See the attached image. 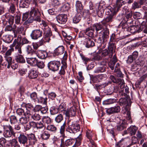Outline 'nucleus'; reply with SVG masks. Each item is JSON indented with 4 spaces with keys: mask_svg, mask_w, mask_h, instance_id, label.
Returning a JSON list of instances; mask_svg holds the SVG:
<instances>
[{
    "mask_svg": "<svg viewBox=\"0 0 147 147\" xmlns=\"http://www.w3.org/2000/svg\"><path fill=\"white\" fill-rule=\"evenodd\" d=\"M66 123L65 122L63 125L61 126L60 129V133L61 134L60 136L61 138V143L60 144L61 147H65V146H68L72 145L75 144L76 141V139H74L70 138L64 141L65 138H66L65 134Z\"/></svg>",
    "mask_w": 147,
    "mask_h": 147,
    "instance_id": "nucleus-1",
    "label": "nucleus"
},
{
    "mask_svg": "<svg viewBox=\"0 0 147 147\" xmlns=\"http://www.w3.org/2000/svg\"><path fill=\"white\" fill-rule=\"evenodd\" d=\"M40 13L38 9H35L34 7H32L29 13V17L27 20V22L31 23L34 21L40 22Z\"/></svg>",
    "mask_w": 147,
    "mask_h": 147,
    "instance_id": "nucleus-2",
    "label": "nucleus"
},
{
    "mask_svg": "<svg viewBox=\"0 0 147 147\" xmlns=\"http://www.w3.org/2000/svg\"><path fill=\"white\" fill-rule=\"evenodd\" d=\"M118 81L119 82V85L120 88V90L119 91L120 95L122 96L126 97L129 93V88L127 87H125L124 82L123 80L119 79Z\"/></svg>",
    "mask_w": 147,
    "mask_h": 147,
    "instance_id": "nucleus-3",
    "label": "nucleus"
},
{
    "mask_svg": "<svg viewBox=\"0 0 147 147\" xmlns=\"http://www.w3.org/2000/svg\"><path fill=\"white\" fill-rule=\"evenodd\" d=\"M14 17L11 15H9V14L6 13L5 15L3 16L1 19L3 21V24L6 26L8 24L13 25Z\"/></svg>",
    "mask_w": 147,
    "mask_h": 147,
    "instance_id": "nucleus-4",
    "label": "nucleus"
},
{
    "mask_svg": "<svg viewBox=\"0 0 147 147\" xmlns=\"http://www.w3.org/2000/svg\"><path fill=\"white\" fill-rule=\"evenodd\" d=\"M80 128L79 124L73 122L71 125H69L66 129V131L71 134H74L79 131Z\"/></svg>",
    "mask_w": 147,
    "mask_h": 147,
    "instance_id": "nucleus-5",
    "label": "nucleus"
},
{
    "mask_svg": "<svg viewBox=\"0 0 147 147\" xmlns=\"http://www.w3.org/2000/svg\"><path fill=\"white\" fill-rule=\"evenodd\" d=\"M60 65V61H50L48 63V67L50 70L55 71L58 70Z\"/></svg>",
    "mask_w": 147,
    "mask_h": 147,
    "instance_id": "nucleus-6",
    "label": "nucleus"
},
{
    "mask_svg": "<svg viewBox=\"0 0 147 147\" xmlns=\"http://www.w3.org/2000/svg\"><path fill=\"white\" fill-rule=\"evenodd\" d=\"M4 131L3 134L6 138L11 136L13 133V129L9 125H3Z\"/></svg>",
    "mask_w": 147,
    "mask_h": 147,
    "instance_id": "nucleus-7",
    "label": "nucleus"
},
{
    "mask_svg": "<svg viewBox=\"0 0 147 147\" xmlns=\"http://www.w3.org/2000/svg\"><path fill=\"white\" fill-rule=\"evenodd\" d=\"M131 123H129V121L124 119L121 120L120 121L117 123L116 129L118 131H121L126 127L127 125L129 123L131 124Z\"/></svg>",
    "mask_w": 147,
    "mask_h": 147,
    "instance_id": "nucleus-8",
    "label": "nucleus"
},
{
    "mask_svg": "<svg viewBox=\"0 0 147 147\" xmlns=\"http://www.w3.org/2000/svg\"><path fill=\"white\" fill-rule=\"evenodd\" d=\"M43 32L42 30L40 29L34 30L32 31L30 36L33 40H37L42 36Z\"/></svg>",
    "mask_w": 147,
    "mask_h": 147,
    "instance_id": "nucleus-9",
    "label": "nucleus"
},
{
    "mask_svg": "<svg viewBox=\"0 0 147 147\" xmlns=\"http://www.w3.org/2000/svg\"><path fill=\"white\" fill-rule=\"evenodd\" d=\"M133 1V0H116L115 9H117V11H118L123 5L126 3L130 4Z\"/></svg>",
    "mask_w": 147,
    "mask_h": 147,
    "instance_id": "nucleus-10",
    "label": "nucleus"
},
{
    "mask_svg": "<svg viewBox=\"0 0 147 147\" xmlns=\"http://www.w3.org/2000/svg\"><path fill=\"white\" fill-rule=\"evenodd\" d=\"M24 32V28L23 26H17L14 24L13 26V33L14 34V37H16L17 34H22Z\"/></svg>",
    "mask_w": 147,
    "mask_h": 147,
    "instance_id": "nucleus-11",
    "label": "nucleus"
},
{
    "mask_svg": "<svg viewBox=\"0 0 147 147\" xmlns=\"http://www.w3.org/2000/svg\"><path fill=\"white\" fill-rule=\"evenodd\" d=\"M121 110L120 107L118 105L111 107L106 110V113L110 115L119 112Z\"/></svg>",
    "mask_w": 147,
    "mask_h": 147,
    "instance_id": "nucleus-12",
    "label": "nucleus"
},
{
    "mask_svg": "<svg viewBox=\"0 0 147 147\" xmlns=\"http://www.w3.org/2000/svg\"><path fill=\"white\" fill-rule=\"evenodd\" d=\"M56 18L58 22L61 24H65L67 20V15L65 14H59Z\"/></svg>",
    "mask_w": 147,
    "mask_h": 147,
    "instance_id": "nucleus-13",
    "label": "nucleus"
},
{
    "mask_svg": "<svg viewBox=\"0 0 147 147\" xmlns=\"http://www.w3.org/2000/svg\"><path fill=\"white\" fill-rule=\"evenodd\" d=\"M83 44L86 48H88L94 46L95 45L94 41L88 37L84 39Z\"/></svg>",
    "mask_w": 147,
    "mask_h": 147,
    "instance_id": "nucleus-14",
    "label": "nucleus"
},
{
    "mask_svg": "<svg viewBox=\"0 0 147 147\" xmlns=\"http://www.w3.org/2000/svg\"><path fill=\"white\" fill-rule=\"evenodd\" d=\"M114 15H108L101 22V24L106 27L107 26V23L112 22L113 21Z\"/></svg>",
    "mask_w": 147,
    "mask_h": 147,
    "instance_id": "nucleus-15",
    "label": "nucleus"
},
{
    "mask_svg": "<svg viewBox=\"0 0 147 147\" xmlns=\"http://www.w3.org/2000/svg\"><path fill=\"white\" fill-rule=\"evenodd\" d=\"M18 140L20 144L24 145L28 143V136H27L23 134H20L18 137Z\"/></svg>",
    "mask_w": 147,
    "mask_h": 147,
    "instance_id": "nucleus-16",
    "label": "nucleus"
},
{
    "mask_svg": "<svg viewBox=\"0 0 147 147\" xmlns=\"http://www.w3.org/2000/svg\"><path fill=\"white\" fill-rule=\"evenodd\" d=\"M109 29L106 28L104 31L102 32V34L101 37H99L98 39V41H100V43L102 42V39L103 40V41H105L106 39L109 37Z\"/></svg>",
    "mask_w": 147,
    "mask_h": 147,
    "instance_id": "nucleus-17",
    "label": "nucleus"
},
{
    "mask_svg": "<svg viewBox=\"0 0 147 147\" xmlns=\"http://www.w3.org/2000/svg\"><path fill=\"white\" fill-rule=\"evenodd\" d=\"M138 55V52L136 51H134L131 55L129 56L128 59L127 60V63H131L136 59Z\"/></svg>",
    "mask_w": 147,
    "mask_h": 147,
    "instance_id": "nucleus-18",
    "label": "nucleus"
},
{
    "mask_svg": "<svg viewBox=\"0 0 147 147\" xmlns=\"http://www.w3.org/2000/svg\"><path fill=\"white\" fill-rule=\"evenodd\" d=\"M43 32L44 34L43 38L45 40V42H49L52 37V33L51 30L43 31Z\"/></svg>",
    "mask_w": 147,
    "mask_h": 147,
    "instance_id": "nucleus-19",
    "label": "nucleus"
},
{
    "mask_svg": "<svg viewBox=\"0 0 147 147\" xmlns=\"http://www.w3.org/2000/svg\"><path fill=\"white\" fill-rule=\"evenodd\" d=\"M35 55L40 59H45L47 57L48 54L45 51L38 50Z\"/></svg>",
    "mask_w": 147,
    "mask_h": 147,
    "instance_id": "nucleus-20",
    "label": "nucleus"
},
{
    "mask_svg": "<svg viewBox=\"0 0 147 147\" xmlns=\"http://www.w3.org/2000/svg\"><path fill=\"white\" fill-rule=\"evenodd\" d=\"M76 107L74 106L72 107L66 112V115L68 117L75 116L76 114Z\"/></svg>",
    "mask_w": 147,
    "mask_h": 147,
    "instance_id": "nucleus-21",
    "label": "nucleus"
},
{
    "mask_svg": "<svg viewBox=\"0 0 147 147\" xmlns=\"http://www.w3.org/2000/svg\"><path fill=\"white\" fill-rule=\"evenodd\" d=\"M38 72L35 69H31L28 73V76L29 78L31 79L35 78L38 76Z\"/></svg>",
    "mask_w": 147,
    "mask_h": 147,
    "instance_id": "nucleus-22",
    "label": "nucleus"
},
{
    "mask_svg": "<svg viewBox=\"0 0 147 147\" xmlns=\"http://www.w3.org/2000/svg\"><path fill=\"white\" fill-rule=\"evenodd\" d=\"M64 48L63 46H60L55 49L54 54L56 55H59L62 54L64 52Z\"/></svg>",
    "mask_w": 147,
    "mask_h": 147,
    "instance_id": "nucleus-23",
    "label": "nucleus"
},
{
    "mask_svg": "<svg viewBox=\"0 0 147 147\" xmlns=\"http://www.w3.org/2000/svg\"><path fill=\"white\" fill-rule=\"evenodd\" d=\"M122 112L124 114H126V120L128 121L129 123H132V121L130 116V112L129 110L127 109V106L125 107L124 109H123Z\"/></svg>",
    "mask_w": 147,
    "mask_h": 147,
    "instance_id": "nucleus-24",
    "label": "nucleus"
},
{
    "mask_svg": "<svg viewBox=\"0 0 147 147\" xmlns=\"http://www.w3.org/2000/svg\"><path fill=\"white\" fill-rule=\"evenodd\" d=\"M128 30L132 33H138L140 32V26H131L128 28Z\"/></svg>",
    "mask_w": 147,
    "mask_h": 147,
    "instance_id": "nucleus-25",
    "label": "nucleus"
},
{
    "mask_svg": "<svg viewBox=\"0 0 147 147\" xmlns=\"http://www.w3.org/2000/svg\"><path fill=\"white\" fill-rule=\"evenodd\" d=\"M137 129L138 128L136 126L131 125L127 129V131L130 135L132 136L135 134Z\"/></svg>",
    "mask_w": 147,
    "mask_h": 147,
    "instance_id": "nucleus-26",
    "label": "nucleus"
},
{
    "mask_svg": "<svg viewBox=\"0 0 147 147\" xmlns=\"http://www.w3.org/2000/svg\"><path fill=\"white\" fill-rule=\"evenodd\" d=\"M36 123L33 121H31L25 125H24V129L26 131L30 129L31 127L35 128L36 127Z\"/></svg>",
    "mask_w": 147,
    "mask_h": 147,
    "instance_id": "nucleus-27",
    "label": "nucleus"
},
{
    "mask_svg": "<svg viewBox=\"0 0 147 147\" xmlns=\"http://www.w3.org/2000/svg\"><path fill=\"white\" fill-rule=\"evenodd\" d=\"M26 51L28 55L34 56L36 54V52L34 50L31 46L29 45L26 47Z\"/></svg>",
    "mask_w": 147,
    "mask_h": 147,
    "instance_id": "nucleus-28",
    "label": "nucleus"
},
{
    "mask_svg": "<svg viewBox=\"0 0 147 147\" xmlns=\"http://www.w3.org/2000/svg\"><path fill=\"white\" fill-rule=\"evenodd\" d=\"M105 11L107 15H114L116 11L111 6H109L105 9Z\"/></svg>",
    "mask_w": 147,
    "mask_h": 147,
    "instance_id": "nucleus-29",
    "label": "nucleus"
},
{
    "mask_svg": "<svg viewBox=\"0 0 147 147\" xmlns=\"http://www.w3.org/2000/svg\"><path fill=\"white\" fill-rule=\"evenodd\" d=\"M27 136L30 144H34L36 142V139L34 135V134H31Z\"/></svg>",
    "mask_w": 147,
    "mask_h": 147,
    "instance_id": "nucleus-30",
    "label": "nucleus"
},
{
    "mask_svg": "<svg viewBox=\"0 0 147 147\" xmlns=\"http://www.w3.org/2000/svg\"><path fill=\"white\" fill-rule=\"evenodd\" d=\"M47 98L45 95H44L42 96H40L38 98L37 102L39 103L46 104Z\"/></svg>",
    "mask_w": 147,
    "mask_h": 147,
    "instance_id": "nucleus-31",
    "label": "nucleus"
},
{
    "mask_svg": "<svg viewBox=\"0 0 147 147\" xmlns=\"http://www.w3.org/2000/svg\"><path fill=\"white\" fill-rule=\"evenodd\" d=\"M27 63L31 65H35L37 63V59L36 57L28 58L26 61Z\"/></svg>",
    "mask_w": 147,
    "mask_h": 147,
    "instance_id": "nucleus-32",
    "label": "nucleus"
},
{
    "mask_svg": "<svg viewBox=\"0 0 147 147\" xmlns=\"http://www.w3.org/2000/svg\"><path fill=\"white\" fill-rule=\"evenodd\" d=\"M31 0H21L20 2V6L22 8L27 7L28 6Z\"/></svg>",
    "mask_w": 147,
    "mask_h": 147,
    "instance_id": "nucleus-33",
    "label": "nucleus"
},
{
    "mask_svg": "<svg viewBox=\"0 0 147 147\" xmlns=\"http://www.w3.org/2000/svg\"><path fill=\"white\" fill-rule=\"evenodd\" d=\"M46 129L50 132L55 133L57 131V129L56 126L53 124H49L47 126Z\"/></svg>",
    "mask_w": 147,
    "mask_h": 147,
    "instance_id": "nucleus-34",
    "label": "nucleus"
},
{
    "mask_svg": "<svg viewBox=\"0 0 147 147\" xmlns=\"http://www.w3.org/2000/svg\"><path fill=\"white\" fill-rule=\"evenodd\" d=\"M123 10H125V17L126 18L128 19L131 17L132 14L133 12L132 11H129V10L127 9V7L125 6L123 8Z\"/></svg>",
    "mask_w": 147,
    "mask_h": 147,
    "instance_id": "nucleus-35",
    "label": "nucleus"
},
{
    "mask_svg": "<svg viewBox=\"0 0 147 147\" xmlns=\"http://www.w3.org/2000/svg\"><path fill=\"white\" fill-rule=\"evenodd\" d=\"M81 14L80 12L77 13L73 18V21L74 23H77L81 20Z\"/></svg>",
    "mask_w": 147,
    "mask_h": 147,
    "instance_id": "nucleus-36",
    "label": "nucleus"
},
{
    "mask_svg": "<svg viewBox=\"0 0 147 147\" xmlns=\"http://www.w3.org/2000/svg\"><path fill=\"white\" fill-rule=\"evenodd\" d=\"M94 29H92L91 27L87 28L85 32L86 34L88 36L92 37L93 36Z\"/></svg>",
    "mask_w": 147,
    "mask_h": 147,
    "instance_id": "nucleus-37",
    "label": "nucleus"
},
{
    "mask_svg": "<svg viewBox=\"0 0 147 147\" xmlns=\"http://www.w3.org/2000/svg\"><path fill=\"white\" fill-rule=\"evenodd\" d=\"M116 102L117 100L116 99L114 98H110L102 102V104L103 105H106L116 103Z\"/></svg>",
    "mask_w": 147,
    "mask_h": 147,
    "instance_id": "nucleus-38",
    "label": "nucleus"
},
{
    "mask_svg": "<svg viewBox=\"0 0 147 147\" xmlns=\"http://www.w3.org/2000/svg\"><path fill=\"white\" fill-rule=\"evenodd\" d=\"M140 31L143 30L144 33H147V24L145 21H143L141 23L140 26Z\"/></svg>",
    "mask_w": 147,
    "mask_h": 147,
    "instance_id": "nucleus-39",
    "label": "nucleus"
},
{
    "mask_svg": "<svg viewBox=\"0 0 147 147\" xmlns=\"http://www.w3.org/2000/svg\"><path fill=\"white\" fill-rule=\"evenodd\" d=\"M109 44L108 49L109 51L110 52V54L111 56L112 55H113V52L115 51V47L113 43L109 42Z\"/></svg>",
    "mask_w": 147,
    "mask_h": 147,
    "instance_id": "nucleus-40",
    "label": "nucleus"
},
{
    "mask_svg": "<svg viewBox=\"0 0 147 147\" xmlns=\"http://www.w3.org/2000/svg\"><path fill=\"white\" fill-rule=\"evenodd\" d=\"M16 60L17 63H24L25 62L23 56L20 54H18L16 56Z\"/></svg>",
    "mask_w": 147,
    "mask_h": 147,
    "instance_id": "nucleus-41",
    "label": "nucleus"
},
{
    "mask_svg": "<svg viewBox=\"0 0 147 147\" xmlns=\"http://www.w3.org/2000/svg\"><path fill=\"white\" fill-rule=\"evenodd\" d=\"M75 5L76 9L78 11H81L83 9V6L82 2L79 1L78 0L76 2Z\"/></svg>",
    "mask_w": 147,
    "mask_h": 147,
    "instance_id": "nucleus-42",
    "label": "nucleus"
},
{
    "mask_svg": "<svg viewBox=\"0 0 147 147\" xmlns=\"http://www.w3.org/2000/svg\"><path fill=\"white\" fill-rule=\"evenodd\" d=\"M50 136V134L47 131H43L41 135V137L42 138L45 140L48 139Z\"/></svg>",
    "mask_w": 147,
    "mask_h": 147,
    "instance_id": "nucleus-43",
    "label": "nucleus"
},
{
    "mask_svg": "<svg viewBox=\"0 0 147 147\" xmlns=\"http://www.w3.org/2000/svg\"><path fill=\"white\" fill-rule=\"evenodd\" d=\"M29 121L28 118L25 117H21L19 119V121L20 123L22 125H24H24H25L26 124H28Z\"/></svg>",
    "mask_w": 147,
    "mask_h": 147,
    "instance_id": "nucleus-44",
    "label": "nucleus"
},
{
    "mask_svg": "<svg viewBox=\"0 0 147 147\" xmlns=\"http://www.w3.org/2000/svg\"><path fill=\"white\" fill-rule=\"evenodd\" d=\"M110 52L107 49H105L102 51L101 52V54L103 56H108L110 58H111L113 55H112L111 56L110 55Z\"/></svg>",
    "mask_w": 147,
    "mask_h": 147,
    "instance_id": "nucleus-45",
    "label": "nucleus"
},
{
    "mask_svg": "<svg viewBox=\"0 0 147 147\" xmlns=\"http://www.w3.org/2000/svg\"><path fill=\"white\" fill-rule=\"evenodd\" d=\"M61 68L60 70L59 74L60 75H64L65 74V69L67 68V64L66 63H64L61 66Z\"/></svg>",
    "mask_w": 147,
    "mask_h": 147,
    "instance_id": "nucleus-46",
    "label": "nucleus"
},
{
    "mask_svg": "<svg viewBox=\"0 0 147 147\" xmlns=\"http://www.w3.org/2000/svg\"><path fill=\"white\" fill-rule=\"evenodd\" d=\"M41 24L42 25V29L43 31L48 30H51L50 28L47 25V23L44 21H42V22Z\"/></svg>",
    "mask_w": 147,
    "mask_h": 147,
    "instance_id": "nucleus-47",
    "label": "nucleus"
},
{
    "mask_svg": "<svg viewBox=\"0 0 147 147\" xmlns=\"http://www.w3.org/2000/svg\"><path fill=\"white\" fill-rule=\"evenodd\" d=\"M63 120V117L62 115L59 114L55 118V121L58 123H60Z\"/></svg>",
    "mask_w": 147,
    "mask_h": 147,
    "instance_id": "nucleus-48",
    "label": "nucleus"
},
{
    "mask_svg": "<svg viewBox=\"0 0 147 147\" xmlns=\"http://www.w3.org/2000/svg\"><path fill=\"white\" fill-rule=\"evenodd\" d=\"M42 120L44 123L47 124L50 123L51 121V119L48 116L44 117Z\"/></svg>",
    "mask_w": 147,
    "mask_h": 147,
    "instance_id": "nucleus-49",
    "label": "nucleus"
},
{
    "mask_svg": "<svg viewBox=\"0 0 147 147\" xmlns=\"http://www.w3.org/2000/svg\"><path fill=\"white\" fill-rule=\"evenodd\" d=\"M30 97L32 100L34 102H37L38 97L37 94L36 92L32 93L30 95Z\"/></svg>",
    "mask_w": 147,
    "mask_h": 147,
    "instance_id": "nucleus-50",
    "label": "nucleus"
},
{
    "mask_svg": "<svg viewBox=\"0 0 147 147\" xmlns=\"http://www.w3.org/2000/svg\"><path fill=\"white\" fill-rule=\"evenodd\" d=\"M59 110L58 108L54 107H51L50 109V112L51 115H53L58 113Z\"/></svg>",
    "mask_w": 147,
    "mask_h": 147,
    "instance_id": "nucleus-51",
    "label": "nucleus"
},
{
    "mask_svg": "<svg viewBox=\"0 0 147 147\" xmlns=\"http://www.w3.org/2000/svg\"><path fill=\"white\" fill-rule=\"evenodd\" d=\"M140 7V5H139V3L135 1L132 5L131 9L135 10L136 9H138Z\"/></svg>",
    "mask_w": 147,
    "mask_h": 147,
    "instance_id": "nucleus-52",
    "label": "nucleus"
},
{
    "mask_svg": "<svg viewBox=\"0 0 147 147\" xmlns=\"http://www.w3.org/2000/svg\"><path fill=\"white\" fill-rule=\"evenodd\" d=\"M3 40L5 42H10L12 40V37L9 35H6L3 37Z\"/></svg>",
    "mask_w": 147,
    "mask_h": 147,
    "instance_id": "nucleus-53",
    "label": "nucleus"
},
{
    "mask_svg": "<svg viewBox=\"0 0 147 147\" xmlns=\"http://www.w3.org/2000/svg\"><path fill=\"white\" fill-rule=\"evenodd\" d=\"M44 124L41 121L38 122L36 123V127L37 129H42L44 127Z\"/></svg>",
    "mask_w": 147,
    "mask_h": 147,
    "instance_id": "nucleus-54",
    "label": "nucleus"
},
{
    "mask_svg": "<svg viewBox=\"0 0 147 147\" xmlns=\"http://www.w3.org/2000/svg\"><path fill=\"white\" fill-rule=\"evenodd\" d=\"M12 146L14 147H20V146L17 140L15 139H13L11 140Z\"/></svg>",
    "mask_w": 147,
    "mask_h": 147,
    "instance_id": "nucleus-55",
    "label": "nucleus"
},
{
    "mask_svg": "<svg viewBox=\"0 0 147 147\" xmlns=\"http://www.w3.org/2000/svg\"><path fill=\"white\" fill-rule=\"evenodd\" d=\"M40 119V115L37 113H35L31 117V119H33L34 120L38 121Z\"/></svg>",
    "mask_w": 147,
    "mask_h": 147,
    "instance_id": "nucleus-56",
    "label": "nucleus"
},
{
    "mask_svg": "<svg viewBox=\"0 0 147 147\" xmlns=\"http://www.w3.org/2000/svg\"><path fill=\"white\" fill-rule=\"evenodd\" d=\"M13 46H15V49H17L18 48H21V43L18 42L16 40H14L12 44Z\"/></svg>",
    "mask_w": 147,
    "mask_h": 147,
    "instance_id": "nucleus-57",
    "label": "nucleus"
},
{
    "mask_svg": "<svg viewBox=\"0 0 147 147\" xmlns=\"http://www.w3.org/2000/svg\"><path fill=\"white\" fill-rule=\"evenodd\" d=\"M105 71V69L104 67H100L97 68L94 71L95 73H98L104 72Z\"/></svg>",
    "mask_w": 147,
    "mask_h": 147,
    "instance_id": "nucleus-58",
    "label": "nucleus"
},
{
    "mask_svg": "<svg viewBox=\"0 0 147 147\" xmlns=\"http://www.w3.org/2000/svg\"><path fill=\"white\" fill-rule=\"evenodd\" d=\"M3 61V58L2 56L0 55V69H1L2 67H6L7 63L6 62H2Z\"/></svg>",
    "mask_w": 147,
    "mask_h": 147,
    "instance_id": "nucleus-59",
    "label": "nucleus"
},
{
    "mask_svg": "<svg viewBox=\"0 0 147 147\" xmlns=\"http://www.w3.org/2000/svg\"><path fill=\"white\" fill-rule=\"evenodd\" d=\"M10 121L11 124H15L17 123V120L16 117L14 115H12L10 117Z\"/></svg>",
    "mask_w": 147,
    "mask_h": 147,
    "instance_id": "nucleus-60",
    "label": "nucleus"
},
{
    "mask_svg": "<svg viewBox=\"0 0 147 147\" xmlns=\"http://www.w3.org/2000/svg\"><path fill=\"white\" fill-rule=\"evenodd\" d=\"M66 108L65 104L64 103H62L58 108V110L62 111L65 110Z\"/></svg>",
    "mask_w": 147,
    "mask_h": 147,
    "instance_id": "nucleus-61",
    "label": "nucleus"
},
{
    "mask_svg": "<svg viewBox=\"0 0 147 147\" xmlns=\"http://www.w3.org/2000/svg\"><path fill=\"white\" fill-rule=\"evenodd\" d=\"M102 27V26L100 24H96L93 25V29H95L96 32L101 30Z\"/></svg>",
    "mask_w": 147,
    "mask_h": 147,
    "instance_id": "nucleus-62",
    "label": "nucleus"
},
{
    "mask_svg": "<svg viewBox=\"0 0 147 147\" xmlns=\"http://www.w3.org/2000/svg\"><path fill=\"white\" fill-rule=\"evenodd\" d=\"M12 24H8L6 26L5 28V31H11L13 30V28L12 27Z\"/></svg>",
    "mask_w": 147,
    "mask_h": 147,
    "instance_id": "nucleus-63",
    "label": "nucleus"
},
{
    "mask_svg": "<svg viewBox=\"0 0 147 147\" xmlns=\"http://www.w3.org/2000/svg\"><path fill=\"white\" fill-rule=\"evenodd\" d=\"M127 99L125 98H122L119 99V104L120 105H125L127 102Z\"/></svg>",
    "mask_w": 147,
    "mask_h": 147,
    "instance_id": "nucleus-64",
    "label": "nucleus"
}]
</instances>
